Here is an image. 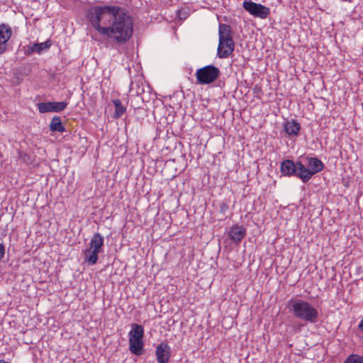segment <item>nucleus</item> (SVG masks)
I'll return each instance as SVG.
<instances>
[{"label":"nucleus","instance_id":"4be33fe9","mask_svg":"<svg viewBox=\"0 0 363 363\" xmlns=\"http://www.w3.org/2000/svg\"><path fill=\"white\" fill-rule=\"evenodd\" d=\"M35 52L33 45H30L27 47V49L25 50V53L26 55H31Z\"/></svg>","mask_w":363,"mask_h":363},{"label":"nucleus","instance_id":"5701e85b","mask_svg":"<svg viewBox=\"0 0 363 363\" xmlns=\"http://www.w3.org/2000/svg\"><path fill=\"white\" fill-rule=\"evenodd\" d=\"M5 247L3 244L0 243V260L4 257Z\"/></svg>","mask_w":363,"mask_h":363},{"label":"nucleus","instance_id":"9b49d317","mask_svg":"<svg viewBox=\"0 0 363 363\" xmlns=\"http://www.w3.org/2000/svg\"><path fill=\"white\" fill-rule=\"evenodd\" d=\"M298 162L296 163L291 160H286L281 164L280 171L284 176H296L298 178L299 167Z\"/></svg>","mask_w":363,"mask_h":363},{"label":"nucleus","instance_id":"7ed1b4c3","mask_svg":"<svg viewBox=\"0 0 363 363\" xmlns=\"http://www.w3.org/2000/svg\"><path fill=\"white\" fill-rule=\"evenodd\" d=\"M218 35L219 43L217 55L219 58H227L235 50V43L230 26L223 23L220 24Z\"/></svg>","mask_w":363,"mask_h":363},{"label":"nucleus","instance_id":"f03ea898","mask_svg":"<svg viewBox=\"0 0 363 363\" xmlns=\"http://www.w3.org/2000/svg\"><path fill=\"white\" fill-rule=\"evenodd\" d=\"M287 308L293 315L298 320L309 323L318 320V311L309 302L300 298H291Z\"/></svg>","mask_w":363,"mask_h":363},{"label":"nucleus","instance_id":"f257e3e1","mask_svg":"<svg viewBox=\"0 0 363 363\" xmlns=\"http://www.w3.org/2000/svg\"><path fill=\"white\" fill-rule=\"evenodd\" d=\"M91 26L113 48L125 45L132 37L133 23L125 9L94 6L86 13Z\"/></svg>","mask_w":363,"mask_h":363},{"label":"nucleus","instance_id":"9d476101","mask_svg":"<svg viewBox=\"0 0 363 363\" xmlns=\"http://www.w3.org/2000/svg\"><path fill=\"white\" fill-rule=\"evenodd\" d=\"M12 35V29L9 24H0V55L8 49L9 40Z\"/></svg>","mask_w":363,"mask_h":363},{"label":"nucleus","instance_id":"6e6552de","mask_svg":"<svg viewBox=\"0 0 363 363\" xmlns=\"http://www.w3.org/2000/svg\"><path fill=\"white\" fill-rule=\"evenodd\" d=\"M133 82L130 84L129 92L130 93V106L135 109H139L141 104L145 103V97L144 96L145 91L143 88H140L138 84L136 91H135Z\"/></svg>","mask_w":363,"mask_h":363},{"label":"nucleus","instance_id":"a211bd4d","mask_svg":"<svg viewBox=\"0 0 363 363\" xmlns=\"http://www.w3.org/2000/svg\"><path fill=\"white\" fill-rule=\"evenodd\" d=\"M115 107L113 118L115 119L120 118L126 111V107L122 104L120 99H116L112 101Z\"/></svg>","mask_w":363,"mask_h":363},{"label":"nucleus","instance_id":"6ab92c4d","mask_svg":"<svg viewBox=\"0 0 363 363\" xmlns=\"http://www.w3.org/2000/svg\"><path fill=\"white\" fill-rule=\"evenodd\" d=\"M33 48L35 52L38 54H41L43 51L48 50L51 46V42L50 40H46L44 43H33Z\"/></svg>","mask_w":363,"mask_h":363},{"label":"nucleus","instance_id":"39448f33","mask_svg":"<svg viewBox=\"0 0 363 363\" xmlns=\"http://www.w3.org/2000/svg\"><path fill=\"white\" fill-rule=\"evenodd\" d=\"M129 350L135 355L140 356L144 352V328L143 325L134 323L128 333Z\"/></svg>","mask_w":363,"mask_h":363},{"label":"nucleus","instance_id":"20e7f679","mask_svg":"<svg viewBox=\"0 0 363 363\" xmlns=\"http://www.w3.org/2000/svg\"><path fill=\"white\" fill-rule=\"evenodd\" d=\"M306 167L301 162H298L299 167L298 178L306 184L313 175L321 172L325 165L323 162L317 157H306Z\"/></svg>","mask_w":363,"mask_h":363},{"label":"nucleus","instance_id":"aec40b11","mask_svg":"<svg viewBox=\"0 0 363 363\" xmlns=\"http://www.w3.org/2000/svg\"><path fill=\"white\" fill-rule=\"evenodd\" d=\"M348 358L352 363H363V356L352 354H350Z\"/></svg>","mask_w":363,"mask_h":363},{"label":"nucleus","instance_id":"b1692460","mask_svg":"<svg viewBox=\"0 0 363 363\" xmlns=\"http://www.w3.org/2000/svg\"><path fill=\"white\" fill-rule=\"evenodd\" d=\"M358 330L363 333V318H362V320H360L359 325H358ZM362 338L363 339V335L362 336Z\"/></svg>","mask_w":363,"mask_h":363},{"label":"nucleus","instance_id":"0eeeda50","mask_svg":"<svg viewBox=\"0 0 363 363\" xmlns=\"http://www.w3.org/2000/svg\"><path fill=\"white\" fill-rule=\"evenodd\" d=\"M242 7L246 11L255 18L265 19L270 14L269 8L261 4L253 2L251 0H245L242 2Z\"/></svg>","mask_w":363,"mask_h":363},{"label":"nucleus","instance_id":"f8f14e48","mask_svg":"<svg viewBox=\"0 0 363 363\" xmlns=\"http://www.w3.org/2000/svg\"><path fill=\"white\" fill-rule=\"evenodd\" d=\"M155 355L158 363H168L171 356L170 347L165 342H161L156 347Z\"/></svg>","mask_w":363,"mask_h":363},{"label":"nucleus","instance_id":"4468645a","mask_svg":"<svg viewBox=\"0 0 363 363\" xmlns=\"http://www.w3.org/2000/svg\"><path fill=\"white\" fill-rule=\"evenodd\" d=\"M300 130V123L294 119H291V121H287L284 123V130L289 136H298Z\"/></svg>","mask_w":363,"mask_h":363},{"label":"nucleus","instance_id":"412c9836","mask_svg":"<svg viewBox=\"0 0 363 363\" xmlns=\"http://www.w3.org/2000/svg\"><path fill=\"white\" fill-rule=\"evenodd\" d=\"M229 208V206L226 202L222 201L219 203V213L225 216Z\"/></svg>","mask_w":363,"mask_h":363},{"label":"nucleus","instance_id":"dca6fc26","mask_svg":"<svg viewBox=\"0 0 363 363\" xmlns=\"http://www.w3.org/2000/svg\"><path fill=\"white\" fill-rule=\"evenodd\" d=\"M104 242V237L99 233H96L91 238L89 247L101 252L103 251Z\"/></svg>","mask_w":363,"mask_h":363},{"label":"nucleus","instance_id":"f3484780","mask_svg":"<svg viewBox=\"0 0 363 363\" xmlns=\"http://www.w3.org/2000/svg\"><path fill=\"white\" fill-rule=\"evenodd\" d=\"M51 132L64 133L66 131L65 125L62 124L60 116H54L49 125Z\"/></svg>","mask_w":363,"mask_h":363},{"label":"nucleus","instance_id":"1a4fd4ad","mask_svg":"<svg viewBox=\"0 0 363 363\" xmlns=\"http://www.w3.org/2000/svg\"><path fill=\"white\" fill-rule=\"evenodd\" d=\"M67 106V103L66 101L41 102L38 104V108L40 113L48 112L59 113L65 109Z\"/></svg>","mask_w":363,"mask_h":363},{"label":"nucleus","instance_id":"2eb2a0df","mask_svg":"<svg viewBox=\"0 0 363 363\" xmlns=\"http://www.w3.org/2000/svg\"><path fill=\"white\" fill-rule=\"evenodd\" d=\"M99 253L101 252L89 247L84 250L83 255L84 262L87 263L89 265H94L98 261Z\"/></svg>","mask_w":363,"mask_h":363},{"label":"nucleus","instance_id":"393cba45","mask_svg":"<svg viewBox=\"0 0 363 363\" xmlns=\"http://www.w3.org/2000/svg\"><path fill=\"white\" fill-rule=\"evenodd\" d=\"M344 363H352V362H351V360L347 357V358L345 360Z\"/></svg>","mask_w":363,"mask_h":363},{"label":"nucleus","instance_id":"ddd939ff","mask_svg":"<svg viewBox=\"0 0 363 363\" xmlns=\"http://www.w3.org/2000/svg\"><path fill=\"white\" fill-rule=\"evenodd\" d=\"M247 234L246 229L242 225L232 226L228 231L229 238L235 243H239Z\"/></svg>","mask_w":363,"mask_h":363},{"label":"nucleus","instance_id":"423d86ee","mask_svg":"<svg viewBox=\"0 0 363 363\" xmlns=\"http://www.w3.org/2000/svg\"><path fill=\"white\" fill-rule=\"evenodd\" d=\"M220 75V69L211 65L198 69L195 74L199 84H210L214 82Z\"/></svg>","mask_w":363,"mask_h":363}]
</instances>
